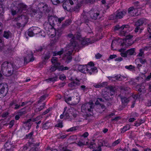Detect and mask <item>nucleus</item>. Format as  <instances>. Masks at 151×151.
Returning a JSON list of instances; mask_svg holds the SVG:
<instances>
[{"label": "nucleus", "mask_w": 151, "mask_h": 151, "mask_svg": "<svg viewBox=\"0 0 151 151\" xmlns=\"http://www.w3.org/2000/svg\"><path fill=\"white\" fill-rule=\"evenodd\" d=\"M17 68V67L14 64L5 61L2 64L1 70L4 75L9 76L14 74V70Z\"/></svg>", "instance_id": "1"}, {"label": "nucleus", "mask_w": 151, "mask_h": 151, "mask_svg": "<svg viewBox=\"0 0 151 151\" xmlns=\"http://www.w3.org/2000/svg\"><path fill=\"white\" fill-rule=\"evenodd\" d=\"M27 8V6L24 3L14 1L10 7L12 14L14 15L17 13H21L23 10H26Z\"/></svg>", "instance_id": "2"}, {"label": "nucleus", "mask_w": 151, "mask_h": 151, "mask_svg": "<svg viewBox=\"0 0 151 151\" xmlns=\"http://www.w3.org/2000/svg\"><path fill=\"white\" fill-rule=\"evenodd\" d=\"M106 11L104 10H91L90 12V15L91 18L93 19L96 20L100 19L103 17Z\"/></svg>", "instance_id": "3"}, {"label": "nucleus", "mask_w": 151, "mask_h": 151, "mask_svg": "<svg viewBox=\"0 0 151 151\" xmlns=\"http://www.w3.org/2000/svg\"><path fill=\"white\" fill-rule=\"evenodd\" d=\"M146 22V19L144 18L139 19L135 23V26L136 27L134 30L135 32L137 33L139 31L140 33H141L144 29L143 25Z\"/></svg>", "instance_id": "4"}, {"label": "nucleus", "mask_w": 151, "mask_h": 151, "mask_svg": "<svg viewBox=\"0 0 151 151\" xmlns=\"http://www.w3.org/2000/svg\"><path fill=\"white\" fill-rule=\"evenodd\" d=\"M8 86L6 83H0V98L4 97L7 94L8 91Z\"/></svg>", "instance_id": "5"}, {"label": "nucleus", "mask_w": 151, "mask_h": 151, "mask_svg": "<svg viewBox=\"0 0 151 151\" xmlns=\"http://www.w3.org/2000/svg\"><path fill=\"white\" fill-rule=\"evenodd\" d=\"M93 103L92 101H90L83 104L81 106V109L82 110L86 111L91 112L93 108Z\"/></svg>", "instance_id": "6"}, {"label": "nucleus", "mask_w": 151, "mask_h": 151, "mask_svg": "<svg viewBox=\"0 0 151 151\" xmlns=\"http://www.w3.org/2000/svg\"><path fill=\"white\" fill-rule=\"evenodd\" d=\"M14 20L15 21H19L25 26L28 21V18L26 15H21L15 18Z\"/></svg>", "instance_id": "7"}, {"label": "nucleus", "mask_w": 151, "mask_h": 151, "mask_svg": "<svg viewBox=\"0 0 151 151\" xmlns=\"http://www.w3.org/2000/svg\"><path fill=\"white\" fill-rule=\"evenodd\" d=\"M68 38H71L70 40V42L69 45L71 47V48L74 49V47H76L78 43L75 40V37L74 35L71 34H69L68 35Z\"/></svg>", "instance_id": "8"}, {"label": "nucleus", "mask_w": 151, "mask_h": 151, "mask_svg": "<svg viewBox=\"0 0 151 151\" xmlns=\"http://www.w3.org/2000/svg\"><path fill=\"white\" fill-rule=\"evenodd\" d=\"M29 150L27 151H39L38 147L40 145V143H34L33 142L29 143Z\"/></svg>", "instance_id": "9"}, {"label": "nucleus", "mask_w": 151, "mask_h": 151, "mask_svg": "<svg viewBox=\"0 0 151 151\" xmlns=\"http://www.w3.org/2000/svg\"><path fill=\"white\" fill-rule=\"evenodd\" d=\"M32 33H34V35L39 34L43 37L45 36V34L44 31H41L39 28L37 27H32Z\"/></svg>", "instance_id": "10"}, {"label": "nucleus", "mask_w": 151, "mask_h": 151, "mask_svg": "<svg viewBox=\"0 0 151 151\" xmlns=\"http://www.w3.org/2000/svg\"><path fill=\"white\" fill-rule=\"evenodd\" d=\"M133 37V35H128L126 36L125 40L126 42L125 44V45L127 46H129L134 43V41L131 40Z\"/></svg>", "instance_id": "11"}, {"label": "nucleus", "mask_w": 151, "mask_h": 151, "mask_svg": "<svg viewBox=\"0 0 151 151\" xmlns=\"http://www.w3.org/2000/svg\"><path fill=\"white\" fill-rule=\"evenodd\" d=\"M48 19L50 24L52 26H53L55 22H57V17L49 16V15Z\"/></svg>", "instance_id": "12"}, {"label": "nucleus", "mask_w": 151, "mask_h": 151, "mask_svg": "<svg viewBox=\"0 0 151 151\" xmlns=\"http://www.w3.org/2000/svg\"><path fill=\"white\" fill-rule=\"evenodd\" d=\"M135 89L137 91L142 93L146 92L145 88L144 86L142 84H139L135 87Z\"/></svg>", "instance_id": "13"}, {"label": "nucleus", "mask_w": 151, "mask_h": 151, "mask_svg": "<svg viewBox=\"0 0 151 151\" xmlns=\"http://www.w3.org/2000/svg\"><path fill=\"white\" fill-rule=\"evenodd\" d=\"M87 73L90 75L93 74L95 72H98L97 69L96 67H91V66H88L86 70Z\"/></svg>", "instance_id": "14"}, {"label": "nucleus", "mask_w": 151, "mask_h": 151, "mask_svg": "<svg viewBox=\"0 0 151 151\" xmlns=\"http://www.w3.org/2000/svg\"><path fill=\"white\" fill-rule=\"evenodd\" d=\"M71 5H73L74 3L72 0H66L63 3V6L64 9L67 10H68L69 7V4Z\"/></svg>", "instance_id": "15"}, {"label": "nucleus", "mask_w": 151, "mask_h": 151, "mask_svg": "<svg viewBox=\"0 0 151 151\" xmlns=\"http://www.w3.org/2000/svg\"><path fill=\"white\" fill-rule=\"evenodd\" d=\"M108 78L111 81H115L116 80L122 81L126 78L121 75H117L114 77L109 76Z\"/></svg>", "instance_id": "16"}, {"label": "nucleus", "mask_w": 151, "mask_h": 151, "mask_svg": "<svg viewBox=\"0 0 151 151\" xmlns=\"http://www.w3.org/2000/svg\"><path fill=\"white\" fill-rule=\"evenodd\" d=\"M127 13L126 10H117L115 12L117 19H120L123 17Z\"/></svg>", "instance_id": "17"}, {"label": "nucleus", "mask_w": 151, "mask_h": 151, "mask_svg": "<svg viewBox=\"0 0 151 151\" xmlns=\"http://www.w3.org/2000/svg\"><path fill=\"white\" fill-rule=\"evenodd\" d=\"M137 12V9L133 7H130L128 9V14L129 16H135Z\"/></svg>", "instance_id": "18"}, {"label": "nucleus", "mask_w": 151, "mask_h": 151, "mask_svg": "<svg viewBox=\"0 0 151 151\" xmlns=\"http://www.w3.org/2000/svg\"><path fill=\"white\" fill-rule=\"evenodd\" d=\"M33 55L32 52L29 55H28L26 57L24 58V61L25 63L27 64L30 62H32L34 60L33 57Z\"/></svg>", "instance_id": "19"}, {"label": "nucleus", "mask_w": 151, "mask_h": 151, "mask_svg": "<svg viewBox=\"0 0 151 151\" xmlns=\"http://www.w3.org/2000/svg\"><path fill=\"white\" fill-rule=\"evenodd\" d=\"M120 97L122 105L124 106H126L129 101V98H127L122 96H120Z\"/></svg>", "instance_id": "20"}, {"label": "nucleus", "mask_w": 151, "mask_h": 151, "mask_svg": "<svg viewBox=\"0 0 151 151\" xmlns=\"http://www.w3.org/2000/svg\"><path fill=\"white\" fill-rule=\"evenodd\" d=\"M34 132L32 131L30 133L26 135L25 138L26 139H29L28 142L29 143H32L34 142V139L33 137V135Z\"/></svg>", "instance_id": "21"}, {"label": "nucleus", "mask_w": 151, "mask_h": 151, "mask_svg": "<svg viewBox=\"0 0 151 151\" xmlns=\"http://www.w3.org/2000/svg\"><path fill=\"white\" fill-rule=\"evenodd\" d=\"M73 52V50H68L65 55V57L67 61H68V62H70L72 59L71 55Z\"/></svg>", "instance_id": "22"}, {"label": "nucleus", "mask_w": 151, "mask_h": 151, "mask_svg": "<svg viewBox=\"0 0 151 151\" xmlns=\"http://www.w3.org/2000/svg\"><path fill=\"white\" fill-rule=\"evenodd\" d=\"M32 120L31 119H28L26 121L23 123L24 124V127L28 130L30 129L31 127V124L30 122Z\"/></svg>", "instance_id": "23"}, {"label": "nucleus", "mask_w": 151, "mask_h": 151, "mask_svg": "<svg viewBox=\"0 0 151 151\" xmlns=\"http://www.w3.org/2000/svg\"><path fill=\"white\" fill-rule=\"evenodd\" d=\"M72 21L71 19H68L66 20L64 23L63 24L60 28L61 29H63L67 27L71 23Z\"/></svg>", "instance_id": "24"}, {"label": "nucleus", "mask_w": 151, "mask_h": 151, "mask_svg": "<svg viewBox=\"0 0 151 151\" xmlns=\"http://www.w3.org/2000/svg\"><path fill=\"white\" fill-rule=\"evenodd\" d=\"M135 48H133L127 50V53L128 57L132 55H136Z\"/></svg>", "instance_id": "25"}, {"label": "nucleus", "mask_w": 151, "mask_h": 151, "mask_svg": "<svg viewBox=\"0 0 151 151\" xmlns=\"http://www.w3.org/2000/svg\"><path fill=\"white\" fill-rule=\"evenodd\" d=\"M88 66L86 65H79L78 67V69L80 72L84 73L85 71L87 70Z\"/></svg>", "instance_id": "26"}, {"label": "nucleus", "mask_w": 151, "mask_h": 151, "mask_svg": "<svg viewBox=\"0 0 151 151\" xmlns=\"http://www.w3.org/2000/svg\"><path fill=\"white\" fill-rule=\"evenodd\" d=\"M106 89L109 90L110 93V95L112 96L114 93L115 88L114 86H109L106 87Z\"/></svg>", "instance_id": "27"}, {"label": "nucleus", "mask_w": 151, "mask_h": 151, "mask_svg": "<svg viewBox=\"0 0 151 151\" xmlns=\"http://www.w3.org/2000/svg\"><path fill=\"white\" fill-rule=\"evenodd\" d=\"M3 36L6 39H8L9 38H11L12 37V33L9 31H4V32Z\"/></svg>", "instance_id": "28"}, {"label": "nucleus", "mask_w": 151, "mask_h": 151, "mask_svg": "<svg viewBox=\"0 0 151 151\" xmlns=\"http://www.w3.org/2000/svg\"><path fill=\"white\" fill-rule=\"evenodd\" d=\"M41 4L43 5L42 11L44 12L47 13L49 12L51 10V7L50 6H48L47 4L43 5V4Z\"/></svg>", "instance_id": "29"}, {"label": "nucleus", "mask_w": 151, "mask_h": 151, "mask_svg": "<svg viewBox=\"0 0 151 151\" xmlns=\"http://www.w3.org/2000/svg\"><path fill=\"white\" fill-rule=\"evenodd\" d=\"M58 77L57 76H55L52 78H49L46 79V82L48 83H50L51 82H54L57 81Z\"/></svg>", "instance_id": "30"}, {"label": "nucleus", "mask_w": 151, "mask_h": 151, "mask_svg": "<svg viewBox=\"0 0 151 151\" xmlns=\"http://www.w3.org/2000/svg\"><path fill=\"white\" fill-rule=\"evenodd\" d=\"M119 51L121 52L120 54L121 56L123 57H127L128 56L127 54V51L124 52V49L121 48L120 49Z\"/></svg>", "instance_id": "31"}, {"label": "nucleus", "mask_w": 151, "mask_h": 151, "mask_svg": "<svg viewBox=\"0 0 151 151\" xmlns=\"http://www.w3.org/2000/svg\"><path fill=\"white\" fill-rule=\"evenodd\" d=\"M65 0H51L52 4L55 5H57L58 4L63 3Z\"/></svg>", "instance_id": "32"}, {"label": "nucleus", "mask_w": 151, "mask_h": 151, "mask_svg": "<svg viewBox=\"0 0 151 151\" xmlns=\"http://www.w3.org/2000/svg\"><path fill=\"white\" fill-rule=\"evenodd\" d=\"M58 68L59 71H63L64 70H68L70 69V68L64 66L63 65H61V66Z\"/></svg>", "instance_id": "33"}, {"label": "nucleus", "mask_w": 151, "mask_h": 151, "mask_svg": "<svg viewBox=\"0 0 151 151\" xmlns=\"http://www.w3.org/2000/svg\"><path fill=\"white\" fill-rule=\"evenodd\" d=\"M109 93H106L102 94V97L106 101H109L111 100V98L109 95Z\"/></svg>", "instance_id": "34"}, {"label": "nucleus", "mask_w": 151, "mask_h": 151, "mask_svg": "<svg viewBox=\"0 0 151 151\" xmlns=\"http://www.w3.org/2000/svg\"><path fill=\"white\" fill-rule=\"evenodd\" d=\"M81 18L82 21L85 23L88 22L89 21L88 17L85 15H82Z\"/></svg>", "instance_id": "35"}, {"label": "nucleus", "mask_w": 151, "mask_h": 151, "mask_svg": "<svg viewBox=\"0 0 151 151\" xmlns=\"http://www.w3.org/2000/svg\"><path fill=\"white\" fill-rule=\"evenodd\" d=\"M121 90L122 91H127L128 93L130 92L131 89L128 87L122 86L121 87Z\"/></svg>", "instance_id": "36"}, {"label": "nucleus", "mask_w": 151, "mask_h": 151, "mask_svg": "<svg viewBox=\"0 0 151 151\" xmlns=\"http://www.w3.org/2000/svg\"><path fill=\"white\" fill-rule=\"evenodd\" d=\"M50 126V122L47 121L46 123L43 124L42 128L43 129H47Z\"/></svg>", "instance_id": "37"}, {"label": "nucleus", "mask_w": 151, "mask_h": 151, "mask_svg": "<svg viewBox=\"0 0 151 151\" xmlns=\"http://www.w3.org/2000/svg\"><path fill=\"white\" fill-rule=\"evenodd\" d=\"M58 138L59 139H64L67 136V135L63 134L62 133H60L58 135Z\"/></svg>", "instance_id": "38"}, {"label": "nucleus", "mask_w": 151, "mask_h": 151, "mask_svg": "<svg viewBox=\"0 0 151 151\" xmlns=\"http://www.w3.org/2000/svg\"><path fill=\"white\" fill-rule=\"evenodd\" d=\"M45 105V103H43L42 105L40 106L39 108H36L35 110V111L36 112H37L42 110L44 107Z\"/></svg>", "instance_id": "39"}, {"label": "nucleus", "mask_w": 151, "mask_h": 151, "mask_svg": "<svg viewBox=\"0 0 151 151\" xmlns=\"http://www.w3.org/2000/svg\"><path fill=\"white\" fill-rule=\"evenodd\" d=\"M130 128V126L129 125H126L122 129L121 132L124 133L127 130L129 129Z\"/></svg>", "instance_id": "40"}, {"label": "nucleus", "mask_w": 151, "mask_h": 151, "mask_svg": "<svg viewBox=\"0 0 151 151\" xmlns=\"http://www.w3.org/2000/svg\"><path fill=\"white\" fill-rule=\"evenodd\" d=\"M26 107H25L21 109L20 111L18 112V114L19 116H21L22 115L25 114L26 113V111L25 110Z\"/></svg>", "instance_id": "41"}, {"label": "nucleus", "mask_w": 151, "mask_h": 151, "mask_svg": "<svg viewBox=\"0 0 151 151\" xmlns=\"http://www.w3.org/2000/svg\"><path fill=\"white\" fill-rule=\"evenodd\" d=\"M44 49V47H42L41 46H40L36 47L35 51L36 52H41Z\"/></svg>", "instance_id": "42"}, {"label": "nucleus", "mask_w": 151, "mask_h": 151, "mask_svg": "<svg viewBox=\"0 0 151 151\" xmlns=\"http://www.w3.org/2000/svg\"><path fill=\"white\" fill-rule=\"evenodd\" d=\"M116 42H117V41L116 40H113L111 46V49L113 50H115L116 49L114 48V47L116 45Z\"/></svg>", "instance_id": "43"}, {"label": "nucleus", "mask_w": 151, "mask_h": 151, "mask_svg": "<svg viewBox=\"0 0 151 151\" xmlns=\"http://www.w3.org/2000/svg\"><path fill=\"white\" fill-rule=\"evenodd\" d=\"M51 55V54L50 53V52H48L43 57L44 60H48L50 57Z\"/></svg>", "instance_id": "44"}, {"label": "nucleus", "mask_w": 151, "mask_h": 151, "mask_svg": "<svg viewBox=\"0 0 151 151\" xmlns=\"http://www.w3.org/2000/svg\"><path fill=\"white\" fill-rule=\"evenodd\" d=\"M12 146L10 144V142L9 140L7 141L4 145V149L5 148H7L9 147H11Z\"/></svg>", "instance_id": "45"}, {"label": "nucleus", "mask_w": 151, "mask_h": 151, "mask_svg": "<svg viewBox=\"0 0 151 151\" xmlns=\"http://www.w3.org/2000/svg\"><path fill=\"white\" fill-rule=\"evenodd\" d=\"M32 28H30L28 30V35L30 37H32L34 35V33H32Z\"/></svg>", "instance_id": "46"}, {"label": "nucleus", "mask_w": 151, "mask_h": 151, "mask_svg": "<svg viewBox=\"0 0 151 151\" xmlns=\"http://www.w3.org/2000/svg\"><path fill=\"white\" fill-rule=\"evenodd\" d=\"M116 16V14L115 12L113 14L111 15L109 17V19L110 20H115L117 19V18Z\"/></svg>", "instance_id": "47"}, {"label": "nucleus", "mask_w": 151, "mask_h": 151, "mask_svg": "<svg viewBox=\"0 0 151 151\" xmlns=\"http://www.w3.org/2000/svg\"><path fill=\"white\" fill-rule=\"evenodd\" d=\"M30 144L28 142L27 144L24 145L23 147V150L24 151H25L28 150H29V145Z\"/></svg>", "instance_id": "48"}, {"label": "nucleus", "mask_w": 151, "mask_h": 151, "mask_svg": "<svg viewBox=\"0 0 151 151\" xmlns=\"http://www.w3.org/2000/svg\"><path fill=\"white\" fill-rule=\"evenodd\" d=\"M80 6L78 4H77L76 6L72 8V10L74 11L78 12L79 10Z\"/></svg>", "instance_id": "49"}, {"label": "nucleus", "mask_w": 151, "mask_h": 151, "mask_svg": "<svg viewBox=\"0 0 151 151\" xmlns=\"http://www.w3.org/2000/svg\"><path fill=\"white\" fill-rule=\"evenodd\" d=\"M88 39H83L81 41V44L83 45H88Z\"/></svg>", "instance_id": "50"}, {"label": "nucleus", "mask_w": 151, "mask_h": 151, "mask_svg": "<svg viewBox=\"0 0 151 151\" xmlns=\"http://www.w3.org/2000/svg\"><path fill=\"white\" fill-rule=\"evenodd\" d=\"M125 68L129 70H133L134 68V67L132 66V65H130L129 66L126 65L125 66Z\"/></svg>", "instance_id": "51"}, {"label": "nucleus", "mask_w": 151, "mask_h": 151, "mask_svg": "<svg viewBox=\"0 0 151 151\" xmlns=\"http://www.w3.org/2000/svg\"><path fill=\"white\" fill-rule=\"evenodd\" d=\"M76 143L78 146L81 147H83L84 145H85V142H83L81 141L78 142L77 143Z\"/></svg>", "instance_id": "52"}, {"label": "nucleus", "mask_w": 151, "mask_h": 151, "mask_svg": "<svg viewBox=\"0 0 151 151\" xmlns=\"http://www.w3.org/2000/svg\"><path fill=\"white\" fill-rule=\"evenodd\" d=\"M114 30L115 31H117L119 30V31H122V30L121 26L120 27L119 25H116L114 27Z\"/></svg>", "instance_id": "53"}, {"label": "nucleus", "mask_w": 151, "mask_h": 151, "mask_svg": "<svg viewBox=\"0 0 151 151\" xmlns=\"http://www.w3.org/2000/svg\"><path fill=\"white\" fill-rule=\"evenodd\" d=\"M139 62L142 64H144L147 62V60L146 59H143L141 58H139Z\"/></svg>", "instance_id": "54"}, {"label": "nucleus", "mask_w": 151, "mask_h": 151, "mask_svg": "<svg viewBox=\"0 0 151 151\" xmlns=\"http://www.w3.org/2000/svg\"><path fill=\"white\" fill-rule=\"evenodd\" d=\"M77 127H71L67 130V131L68 132H72L73 131H74L76 130L77 129Z\"/></svg>", "instance_id": "55"}, {"label": "nucleus", "mask_w": 151, "mask_h": 151, "mask_svg": "<svg viewBox=\"0 0 151 151\" xmlns=\"http://www.w3.org/2000/svg\"><path fill=\"white\" fill-rule=\"evenodd\" d=\"M144 55V50L141 49L139 50V52L137 56L142 57V56Z\"/></svg>", "instance_id": "56"}, {"label": "nucleus", "mask_w": 151, "mask_h": 151, "mask_svg": "<svg viewBox=\"0 0 151 151\" xmlns=\"http://www.w3.org/2000/svg\"><path fill=\"white\" fill-rule=\"evenodd\" d=\"M120 139H118L114 142L112 144V146H114L119 144L120 142Z\"/></svg>", "instance_id": "57"}, {"label": "nucleus", "mask_w": 151, "mask_h": 151, "mask_svg": "<svg viewBox=\"0 0 151 151\" xmlns=\"http://www.w3.org/2000/svg\"><path fill=\"white\" fill-rule=\"evenodd\" d=\"M58 60V58L55 57H52L51 59V61L52 63L54 64L57 62Z\"/></svg>", "instance_id": "58"}, {"label": "nucleus", "mask_w": 151, "mask_h": 151, "mask_svg": "<svg viewBox=\"0 0 151 151\" xmlns=\"http://www.w3.org/2000/svg\"><path fill=\"white\" fill-rule=\"evenodd\" d=\"M15 123V120H12L8 124L9 125V127L10 128H11L14 124Z\"/></svg>", "instance_id": "59"}, {"label": "nucleus", "mask_w": 151, "mask_h": 151, "mask_svg": "<svg viewBox=\"0 0 151 151\" xmlns=\"http://www.w3.org/2000/svg\"><path fill=\"white\" fill-rule=\"evenodd\" d=\"M65 19L64 17H61L60 18H58L57 17V22L60 24L61 23V22L63 21Z\"/></svg>", "instance_id": "60"}, {"label": "nucleus", "mask_w": 151, "mask_h": 151, "mask_svg": "<svg viewBox=\"0 0 151 151\" xmlns=\"http://www.w3.org/2000/svg\"><path fill=\"white\" fill-rule=\"evenodd\" d=\"M59 78L60 80L62 81H63L64 80L66 79V77L64 75H61L59 76Z\"/></svg>", "instance_id": "61"}, {"label": "nucleus", "mask_w": 151, "mask_h": 151, "mask_svg": "<svg viewBox=\"0 0 151 151\" xmlns=\"http://www.w3.org/2000/svg\"><path fill=\"white\" fill-rule=\"evenodd\" d=\"M54 65L57 68V70H59V69L58 68L59 67L61 66V63L59 62H57L54 64Z\"/></svg>", "instance_id": "62"}, {"label": "nucleus", "mask_w": 151, "mask_h": 151, "mask_svg": "<svg viewBox=\"0 0 151 151\" xmlns=\"http://www.w3.org/2000/svg\"><path fill=\"white\" fill-rule=\"evenodd\" d=\"M64 119H69L70 118V116L69 114L67 112H65L64 114Z\"/></svg>", "instance_id": "63"}, {"label": "nucleus", "mask_w": 151, "mask_h": 151, "mask_svg": "<svg viewBox=\"0 0 151 151\" xmlns=\"http://www.w3.org/2000/svg\"><path fill=\"white\" fill-rule=\"evenodd\" d=\"M101 88H103L106 86L108 84L107 82H104L102 83H100Z\"/></svg>", "instance_id": "64"}]
</instances>
